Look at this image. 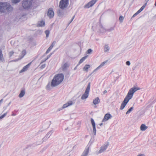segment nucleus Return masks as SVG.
<instances>
[{
	"mask_svg": "<svg viewBox=\"0 0 156 156\" xmlns=\"http://www.w3.org/2000/svg\"><path fill=\"white\" fill-rule=\"evenodd\" d=\"M52 47L51 46H50V47L48 48V49H47V51L46 52L45 54H47L51 50V49L52 48Z\"/></svg>",
	"mask_w": 156,
	"mask_h": 156,
	"instance_id": "7c9ffc66",
	"label": "nucleus"
},
{
	"mask_svg": "<svg viewBox=\"0 0 156 156\" xmlns=\"http://www.w3.org/2000/svg\"><path fill=\"white\" fill-rule=\"evenodd\" d=\"M112 116L110 114L107 113L106 114L103 119L102 122L106 121L108 120L109 119L111 118Z\"/></svg>",
	"mask_w": 156,
	"mask_h": 156,
	"instance_id": "9b49d317",
	"label": "nucleus"
},
{
	"mask_svg": "<svg viewBox=\"0 0 156 156\" xmlns=\"http://www.w3.org/2000/svg\"><path fill=\"white\" fill-rule=\"evenodd\" d=\"M12 10L13 8L9 3L7 2H0V12H9Z\"/></svg>",
	"mask_w": 156,
	"mask_h": 156,
	"instance_id": "7ed1b4c3",
	"label": "nucleus"
},
{
	"mask_svg": "<svg viewBox=\"0 0 156 156\" xmlns=\"http://www.w3.org/2000/svg\"><path fill=\"white\" fill-rule=\"evenodd\" d=\"M155 5L156 6V2L155 3Z\"/></svg>",
	"mask_w": 156,
	"mask_h": 156,
	"instance_id": "0e129e2a",
	"label": "nucleus"
},
{
	"mask_svg": "<svg viewBox=\"0 0 156 156\" xmlns=\"http://www.w3.org/2000/svg\"><path fill=\"white\" fill-rule=\"evenodd\" d=\"M52 47L51 46H50V47L48 48V49H47V51L46 52L45 54H47L51 50V49L52 48Z\"/></svg>",
	"mask_w": 156,
	"mask_h": 156,
	"instance_id": "c756f323",
	"label": "nucleus"
},
{
	"mask_svg": "<svg viewBox=\"0 0 156 156\" xmlns=\"http://www.w3.org/2000/svg\"><path fill=\"white\" fill-rule=\"evenodd\" d=\"M43 142V141H42V140H41V141H40L39 142H36L37 144V145L40 144H41Z\"/></svg>",
	"mask_w": 156,
	"mask_h": 156,
	"instance_id": "37998d69",
	"label": "nucleus"
},
{
	"mask_svg": "<svg viewBox=\"0 0 156 156\" xmlns=\"http://www.w3.org/2000/svg\"><path fill=\"white\" fill-rule=\"evenodd\" d=\"M64 78V75L61 73L56 75L51 82V85L52 87L56 86L59 84L63 81Z\"/></svg>",
	"mask_w": 156,
	"mask_h": 156,
	"instance_id": "f03ea898",
	"label": "nucleus"
},
{
	"mask_svg": "<svg viewBox=\"0 0 156 156\" xmlns=\"http://www.w3.org/2000/svg\"><path fill=\"white\" fill-rule=\"evenodd\" d=\"M45 32L46 35V37H48L49 35V31L48 30H45Z\"/></svg>",
	"mask_w": 156,
	"mask_h": 156,
	"instance_id": "72a5a7b5",
	"label": "nucleus"
},
{
	"mask_svg": "<svg viewBox=\"0 0 156 156\" xmlns=\"http://www.w3.org/2000/svg\"><path fill=\"white\" fill-rule=\"evenodd\" d=\"M68 5V0H61L59 3V7L62 9H64L66 8Z\"/></svg>",
	"mask_w": 156,
	"mask_h": 156,
	"instance_id": "423d86ee",
	"label": "nucleus"
},
{
	"mask_svg": "<svg viewBox=\"0 0 156 156\" xmlns=\"http://www.w3.org/2000/svg\"><path fill=\"white\" fill-rule=\"evenodd\" d=\"M14 53V52L13 51H11L9 53V57H11L13 54Z\"/></svg>",
	"mask_w": 156,
	"mask_h": 156,
	"instance_id": "58836bf2",
	"label": "nucleus"
},
{
	"mask_svg": "<svg viewBox=\"0 0 156 156\" xmlns=\"http://www.w3.org/2000/svg\"><path fill=\"white\" fill-rule=\"evenodd\" d=\"M146 1V3H147V2L149 0H145Z\"/></svg>",
	"mask_w": 156,
	"mask_h": 156,
	"instance_id": "680f3d73",
	"label": "nucleus"
},
{
	"mask_svg": "<svg viewBox=\"0 0 156 156\" xmlns=\"http://www.w3.org/2000/svg\"><path fill=\"white\" fill-rule=\"evenodd\" d=\"M26 55V51L25 50H23V51L21 53V56H19V58L17 59L16 60V61H17L18 60H20L22 58H23V57L25 55Z\"/></svg>",
	"mask_w": 156,
	"mask_h": 156,
	"instance_id": "2eb2a0df",
	"label": "nucleus"
},
{
	"mask_svg": "<svg viewBox=\"0 0 156 156\" xmlns=\"http://www.w3.org/2000/svg\"><path fill=\"white\" fill-rule=\"evenodd\" d=\"M109 145L108 142H107L102 146L100 148V150L98 151V153H100L104 152L107 149Z\"/></svg>",
	"mask_w": 156,
	"mask_h": 156,
	"instance_id": "0eeeda50",
	"label": "nucleus"
},
{
	"mask_svg": "<svg viewBox=\"0 0 156 156\" xmlns=\"http://www.w3.org/2000/svg\"><path fill=\"white\" fill-rule=\"evenodd\" d=\"M93 126V131L94 132V135H95L96 134V130L95 128V125L92 126Z\"/></svg>",
	"mask_w": 156,
	"mask_h": 156,
	"instance_id": "c85d7f7f",
	"label": "nucleus"
},
{
	"mask_svg": "<svg viewBox=\"0 0 156 156\" xmlns=\"http://www.w3.org/2000/svg\"><path fill=\"white\" fill-rule=\"evenodd\" d=\"M147 5V3H146L141 7L137 11L139 13L141 11H142L143 9H144Z\"/></svg>",
	"mask_w": 156,
	"mask_h": 156,
	"instance_id": "4be33fe9",
	"label": "nucleus"
},
{
	"mask_svg": "<svg viewBox=\"0 0 156 156\" xmlns=\"http://www.w3.org/2000/svg\"><path fill=\"white\" fill-rule=\"evenodd\" d=\"M3 59L2 51L0 49V60H2Z\"/></svg>",
	"mask_w": 156,
	"mask_h": 156,
	"instance_id": "cd10ccee",
	"label": "nucleus"
},
{
	"mask_svg": "<svg viewBox=\"0 0 156 156\" xmlns=\"http://www.w3.org/2000/svg\"><path fill=\"white\" fill-rule=\"evenodd\" d=\"M53 130H51L49 131L46 135L44 137V138L46 139H48L50 136L51 135V134L53 133Z\"/></svg>",
	"mask_w": 156,
	"mask_h": 156,
	"instance_id": "f3484780",
	"label": "nucleus"
},
{
	"mask_svg": "<svg viewBox=\"0 0 156 156\" xmlns=\"http://www.w3.org/2000/svg\"><path fill=\"white\" fill-rule=\"evenodd\" d=\"M91 122L92 126L95 125V123L94 120L92 119H91Z\"/></svg>",
	"mask_w": 156,
	"mask_h": 156,
	"instance_id": "c9c22d12",
	"label": "nucleus"
},
{
	"mask_svg": "<svg viewBox=\"0 0 156 156\" xmlns=\"http://www.w3.org/2000/svg\"><path fill=\"white\" fill-rule=\"evenodd\" d=\"M62 108H60L59 109H58V111H60V110H62Z\"/></svg>",
	"mask_w": 156,
	"mask_h": 156,
	"instance_id": "4d7b16f0",
	"label": "nucleus"
},
{
	"mask_svg": "<svg viewBox=\"0 0 156 156\" xmlns=\"http://www.w3.org/2000/svg\"><path fill=\"white\" fill-rule=\"evenodd\" d=\"M87 58V56L83 57L79 61V63L80 64L82 63Z\"/></svg>",
	"mask_w": 156,
	"mask_h": 156,
	"instance_id": "b1692460",
	"label": "nucleus"
},
{
	"mask_svg": "<svg viewBox=\"0 0 156 156\" xmlns=\"http://www.w3.org/2000/svg\"><path fill=\"white\" fill-rule=\"evenodd\" d=\"M46 65L45 64H42L41 65V66L40 67V68L41 69H43L45 67Z\"/></svg>",
	"mask_w": 156,
	"mask_h": 156,
	"instance_id": "a19ab883",
	"label": "nucleus"
},
{
	"mask_svg": "<svg viewBox=\"0 0 156 156\" xmlns=\"http://www.w3.org/2000/svg\"><path fill=\"white\" fill-rule=\"evenodd\" d=\"M110 49V48L108 44H105L104 46L103 49L105 52L108 53Z\"/></svg>",
	"mask_w": 156,
	"mask_h": 156,
	"instance_id": "4468645a",
	"label": "nucleus"
},
{
	"mask_svg": "<svg viewBox=\"0 0 156 156\" xmlns=\"http://www.w3.org/2000/svg\"><path fill=\"white\" fill-rule=\"evenodd\" d=\"M52 55V53H51L49 55L47 56V58L45 59V60H47L51 56V55Z\"/></svg>",
	"mask_w": 156,
	"mask_h": 156,
	"instance_id": "49530a36",
	"label": "nucleus"
},
{
	"mask_svg": "<svg viewBox=\"0 0 156 156\" xmlns=\"http://www.w3.org/2000/svg\"><path fill=\"white\" fill-rule=\"evenodd\" d=\"M74 17H75V16H74L73 17H72V19H71L72 21H73V19H74Z\"/></svg>",
	"mask_w": 156,
	"mask_h": 156,
	"instance_id": "5fc2aeb1",
	"label": "nucleus"
},
{
	"mask_svg": "<svg viewBox=\"0 0 156 156\" xmlns=\"http://www.w3.org/2000/svg\"><path fill=\"white\" fill-rule=\"evenodd\" d=\"M31 64V62L29 63L27 65L25 66H24L23 68L20 71V73H22L23 72H24L27 71L28 69L30 66Z\"/></svg>",
	"mask_w": 156,
	"mask_h": 156,
	"instance_id": "f8f14e48",
	"label": "nucleus"
},
{
	"mask_svg": "<svg viewBox=\"0 0 156 156\" xmlns=\"http://www.w3.org/2000/svg\"><path fill=\"white\" fill-rule=\"evenodd\" d=\"M32 0H23L22 6L25 9H29L32 4Z\"/></svg>",
	"mask_w": 156,
	"mask_h": 156,
	"instance_id": "20e7f679",
	"label": "nucleus"
},
{
	"mask_svg": "<svg viewBox=\"0 0 156 156\" xmlns=\"http://www.w3.org/2000/svg\"><path fill=\"white\" fill-rule=\"evenodd\" d=\"M124 19V17L123 16H121L119 17V21L121 22H122L123 21V20Z\"/></svg>",
	"mask_w": 156,
	"mask_h": 156,
	"instance_id": "4c0bfd02",
	"label": "nucleus"
},
{
	"mask_svg": "<svg viewBox=\"0 0 156 156\" xmlns=\"http://www.w3.org/2000/svg\"><path fill=\"white\" fill-rule=\"evenodd\" d=\"M72 21H72V20H70V22H69V24L70 23H71Z\"/></svg>",
	"mask_w": 156,
	"mask_h": 156,
	"instance_id": "bf43d9fd",
	"label": "nucleus"
},
{
	"mask_svg": "<svg viewBox=\"0 0 156 156\" xmlns=\"http://www.w3.org/2000/svg\"><path fill=\"white\" fill-rule=\"evenodd\" d=\"M7 112H6V113H5L4 114H3V115H1L0 116V120L2 118H3L4 117L7 115Z\"/></svg>",
	"mask_w": 156,
	"mask_h": 156,
	"instance_id": "e433bc0d",
	"label": "nucleus"
},
{
	"mask_svg": "<svg viewBox=\"0 0 156 156\" xmlns=\"http://www.w3.org/2000/svg\"><path fill=\"white\" fill-rule=\"evenodd\" d=\"M98 0H92L84 6L85 8H87L92 7L97 1Z\"/></svg>",
	"mask_w": 156,
	"mask_h": 156,
	"instance_id": "6e6552de",
	"label": "nucleus"
},
{
	"mask_svg": "<svg viewBox=\"0 0 156 156\" xmlns=\"http://www.w3.org/2000/svg\"><path fill=\"white\" fill-rule=\"evenodd\" d=\"M147 128V127L144 124L141 125L140 126V130L142 131H145Z\"/></svg>",
	"mask_w": 156,
	"mask_h": 156,
	"instance_id": "a211bd4d",
	"label": "nucleus"
},
{
	"mask_svg": "<svg viewBox=\"0 0 156 156\" xmlns=\"http://www.w3.org/2000/svg\"><path fill=\"white\" fill-rule=\"evenodd\" d=\"M45 23L43 21H41L38 22L37 26L39 27H42L44 25Z\"/></svg>",
	"mask_w": 156,
	"mask_h": 156,
	"instance_id": "5701e85b",
	"label": "nucleus"
},
{
	"mask_svg": "<svg viewBox=\"0 0 156 156\" xmlns=\"http://www.w3.org/2000/svg\"><path fill=\"white\" fill-rule=\"evenodd\" d=\"M20 0H12V3L16 4L20 2Z\"/></svg>",
	"mask_w": 156,
	"mask_h": 156,
	"instance_id": "f704fd0d",
	"label": "nucleus"
},
{
	"mask_svg": "<svg viewBox=\"0 0 156 156\" xmlns=\"http://www.w3.org/2000/svg\"><path fill=\"white\" fill-rule=\"evenodd\" d=\"M47 15L50 18H51L53 17L54 16V12L52 8H50L48 9V12Z\"/></svg>",
	"mask_w": 156,
	"mask_h": 156,
	"instance_id": "1a4fd4ad",
	"label": "nucleus"
},
{
	"mask_svg": "<svg viewBox=\"0 0 156 156\" xmlns=\"http://www.w3.org/2000/svg\"><path fill=\"white\" fill-rule=\"evenodd\" d=\"M100 101L99 98L97 97L94 99L93 103L94 105H96L99 103Z\"/></svg>",
	"mask_w": 156,
	"mask_h": 156,
	"instance_id": "dca6fc26",
	"label": "nucleus"
},
{
	"mask_svg": "<svg viewBox=\"0 0 156 156\" xmlns=\"http://www.w3.org/2000/svg\"><path fill=\"white\" fill-rule=\"evenodd\" d=\"M137 156H145V155L143 154L139 155H137Z\"/></svg>",
	"mask_w": 156,
	"mask_h": 156,
	"instance_id": "864d4df0",
	"label": "nucleus"
},
{
	"mask_svg": "<svg viewBox=\"0 0 156 156\" xmlns=\"http://www.w3.org/2000/svg\"><path fill=\"white\" fill-rule=\"evenodd\" d=\"M55 43H56L55 41H53L50 46H51L53 48V47L55 45Z\"/></svg>",
	"mask_w": 156,
	"mask_h": 156,
	"instance_id": "79ce46f5",
	"label": "nucleus"
},
{
	"mask_svg": "<svg viewBox=\"0 0 156 156\" xmlns=\"http://www.w3.org/2000/svg\"><path fill=\"white\" fill-rule=\"evenodd\" d=\"M42 132V131H39V132H38V133H39V132Z\"/></svg>",
	"mask_w": 156,
	"mask_h": 156,
	"instance_id": "052dcab7",
	"label": "nucleus"
},
{
	"mask_svg": "<svg viewBox=\"0 0 156 156\" xmlns=\"http://www.w3.org/2000/svg\"><path fill=\"white\" fill-rule=\"evenodd\" d=\"M107 90H104V92H103V94H106V93H107Z\"/></svg>",
	"mask_w": 156,
	"mask_h": 156,
	"instance_id": "603ef678",
	"label": "nucleus"
},
{
	"mask_svg": "<svg viewBox=\"0 0 156 156\" xmlns=\"http://www.w3.org/2000/svg\"><path fill=\"white\" fill-rule=\"evenodd\" d=\"M73 104V102L72 101H69L66 103L64 104L62 106V108H65L66 107L72 105Z\"/></svg>",
	"mask_w": 156,
	"mask_h": 156,
	"instance_id": "ddd939ff",
	"label": "nucleus"
},
{
	"mask_svg": "<svg viewBox=\"0 0 156 156\" xmlns=\"http://www.w3.org/2000/svg\"><path fill=\"white\" fill-rule=\"evenodd\" d=\"M25 92L24 90H22L21 91V92L19 95V96L20 98H22L25 94Z\"/></svg>",
	"mask_w": 156,
	"mask_h": 156,
	"instance_id": "aec40b11",
	"label": "nucleus"
},
{
	"mask_svg": "<svg viewBox=\"0 0 156 156\" xmlns=\"http://www.w3.org/2000/svg\"><path fill=\"white\" fill-rule=\"evenodd\" d=\"M89 147H87L83 152L81 156H87L88 155Z\"/></svg>",
	"mask_w": 156,
	"mask_h": 156,
	"instance_id": "9d476101",
	"label": "nucleus"
},
{
	"mask_svg": "<svg viewBox=\"0 0 156 156\" xmlns=\"http://www.w3.org/2000/svg\"><path fill=\"white\" fill-rule=\"evenodd\" d=\"M133 109V107H131L126 112V114H127L129 113Z\"/></svg>",
	"mask_w": 156,
	"mask_h": 156,
	"instance_id": "a878e982",
	"label": "nucleus"
},
{
	"mask_svg": "<svg viewBox=\"0 0 156 156\" xmlns=\"http://www.w3.org/2000/svg\"><path fill=\"white\" fill-rule=\"evenodd\" d=\"M139 89L140 88L138 87H133L129 90L128 93L121 105L120 108V110H123L124 108L129 100L132 98L134 93Z\"/></svg>",
	"mask_w": 156,
	"mask_h": 156,
	"instance_id": "f257e3e1",
	"label": "nucleus"
},
{
	"mask_svg": "<svg viewBox=\"0 0 156 156\" xmlns=\"http://www.w3.org/2000/svg\"><path fill=\"white\" fill-rule=\"evenodd\" d=\"M68 67V66L67 64L66 63H65L62 67V69L63 70H65L66 69V68Z\"/></svg>",
	"mask_w": 156,
	"mask_h": 156,
	"instance_id": "393cba45",
	"label": "nucleus"
},
{
	"mask_svg": "<svg viewBox=\"0 0 156 156\" xmlns=\"http://www.w3.org/2000/svg\"><path fill=\"white\" fill-rule=\"evenodd\" d=\"M139 13L137 11L132 16V17H134L135 16L138 15Z\"/></svg>",
	"mask_w": 156,
	"mask_h": 156,
	"instance_id": "de8ad7c7",
	"label": "nucleus"
},
{
	"mask_svg": "<svg viewBox=\"0 0 156 156\" xmlns=\"http://www.w3.org/2000/svg\"><path fill=\"white\" fill-rule=\"evenodd\" d=\"M103 123H101L99 124V125L100 126H102L103 125Z\"/></svg>",
	"mask_w": 156,
	"mask_h": 156,
	"instance_id": "6e6d98bb",
	"label": "nucleus"
},
{
	"mask_svg": "<svg viewBox=\"0 0 156 156\" xmlns=\"http://www.w3.org/2000/svg\"><path fill=\"white\" fill-rule=\"evenodd\" d=\"M147 5V3H146L141 7L137 11L139 13L141 11H142L143 9H144Z\"/></svg>",
	"mask_w": 156,
	"mask_h": 156,
	"instance_id": "412c9836",
	"label": "nucleus"
},
{
	"mask_svg": "<svg viewBox=\"0 0 156 156\" xmlns=\"http://www.w3.org/2000/svg\"><path fill=\"white\" fill-rule=\"evenodd\" d=\"M15 115H16L14 114H12V116H15Z\"/></svg>",
	"mask_w": 156,
	"mask_h": 156,
	"instance_id": "13d9d810",
	"label": "nucleus"
},
{
	"mask_svg": "<svg viewBox=\"0 0 156 156\" xmlns=\"http://www.w3.org/2000/svg\"><path fill=\"white\" fill-rule=\"evenodd\" d=\"M107 62V61H105L103 62H102L103 64H104V65H105V64Z\"/></svg>",
	"mask_w": 156,
	"mask_h": 156,
	"instance_id": "8fccbe9b",
	"label": "nucleus"
},
{
	"mask_svg": "<svg viewBox=\"0 0 156 156\" xmlns=\"http://www.w3.org/2000/svg\"><path fill=\"white\" fill-rule=\"evenodd\" d=\"M46 60H45V59L44 60H42L41 61V64H42V63H43V62H44Z\"/></svg>",
	"mask_w": 156,
	"mask_h": 156,
	"instance_id": "3c124183",
	"label": "nucleus"
},
{
	"mask_svg": "<svg viewBox=\"0 0 156 156\" xmlns=\"http://www.w3.org/2000/svg\"><path fill=\"white\" fill-rule=\"evenodd\" d=\"M90 83H89L84 93L82 95L81 98L82 100H84L87 98L89 96V93L90 89Z\"/></svg>",
	"mask_w": 156,
	"mask_h": 156,
	"instance_id": "39448f33",
	"label": "nucleus"
},
{
	"mask_svg": "<svg viewBox=\"0 0 156 156\" xmlns=\"http://www.w3.org/2000/svg\"><path fill=\"white\" fill-rule=\"evenodd\" d=\"M61 12H62V11L60 9H58L57 11V13L58 14V16H61V15H62Z\"/></svg>",
	"mask_w": 156,
	"mask_h": 156,
	"instance_id": "473e14b6",
	"label": "nucleus"
},
{
	"mask_svg": "<svg viewBox=\"0 0 156 156\" xmlns=\"http://www.w3.org/2000/svg\"><path fill=\"white\" fill-rule=\"evenodd\" d=\"M76 67L74 68V69H75V70L76 69Z\"/></svg>",
	"mask_w": 156,
	"mask_h": 156,
	"instance_id": "69168bd1",
	"label": "nucleus"
},
{
	"mask_svg": "<svg viewBox=\"0 0 156 156\" xmlns=\"http://www.w3.org/2000/svg\"><path fill=\"white\" fill-rule=\"evenodd\" d=\"M114 27H110V28L107 29L106 30L107 31H108L109 32H111V31H113V30H114Z\"/></svg>",
	"mask_w": 156,
	"mask_h": 156,
	"instance_id": "2f4dec72",
	"label": "nucleus"
},
{
	"mask_svg": "<svg viewBox=\"0 0 156 156\" xmlns=\"http://www.w3.org/2000/svg\"><path fill=\"white\" fill-rule=\"evenodd\" d=\"M11 102H10L9 103V104L8 105H9L11 104Z\"/></svg>",
	"mask_w": 156,
	"mask_h": 156,
	"instance_id": "e2e57ef3",
	"label": "nucleus"
},
{
	"mask_svg": "<svg viewBox=\"0 0 156 156\" xmlns=\"http://www.w3.org/2000/svg\"><path fill=\"white\" fill-rule=\"evenodd\" d=\"M92 52V50L90 49H88L87 51V53L88 54H90Z\"/></svg>",
	"mask_w": 156,
	"mask_h": 156,
	"instance_id": "ea45409f",
	"label": "nucleus"
},
{
	"mask_svg": "<svg viewBox=\"0 0 156 156\" xmlns=\"http://www.w3.org/2000/svg\"><path fill=\"white\" fill-rule=\"evenodd\" d=\"M90 66L89 65H86L83 68V71L87 72L88 71V69L90 68Z\"/></svg>",
	"mask_w": 156,
	"mask_h": 156,
	"instance_id": "6ab92c4d",
	"label": "nucleus"
},
{
	"mask_svg": "<svg viewBox=\"0 0 156 156\" xmlns=\"http://www.w3.org/2000/svg\"><path fill=\"white\" fill-rule=\"evenodd\" d=\"M104 65V64H103L102 63L100 65L98 66V67L99 69H100V68H101V67H102V66H103Z\"/></svg>",
	"mask_w": 156,
	"mask_h": 156,
	"instance_id": "a18cd8bd",
	"label": "nucleus"
},
{
	"mask_svg": "<svg viewBox=\"0 0 156 156\" xmlns=\"http://www.w3.org/2000/svg\"><path fill=\"white\" fill-rule=\"evenodd\" d=\"M99 69V68L98 67H97L96 69H95L93 71V72H95L96 70H98Z\"/></svg>",
	"mask_w": 156,
	"mask_h": 156,
	"instance_id": "09e8293b",
	"label": "nucleus"
},
{
	"mask_svg": "<svg viewBox=\"0 0 156 156\" xmlns=\"http://www.w3.org/2000/svg\"><path fill=\"white\" fill-rule=\"evenodd\" d=\"M126 64L127 65L129 66L130 65V62L129 61H127L126 62Z\"/></svg>",
	"mask_w": 156,
	"mask_h": 156,
	"instance_id": "c03bdc74",
	"label": "nucleus"
},
{
	"mask_svg": "<svg viewBox=\"0 0 156 156\" xmlns=\"http://www.w3.org/2000/svg\"><path fill=\"white\" fill-rule=\"evenodd\" d=\"M51 87H52L51 85V83L50 84L49 83L47 86L46 88L48 90H50L51 88Z\"/></svg>",
	"mask_w": 156,
	"mask_h": 156,
	"instance_id": "bb28decb",
	"label": "nucleus"
}]
</instances>
